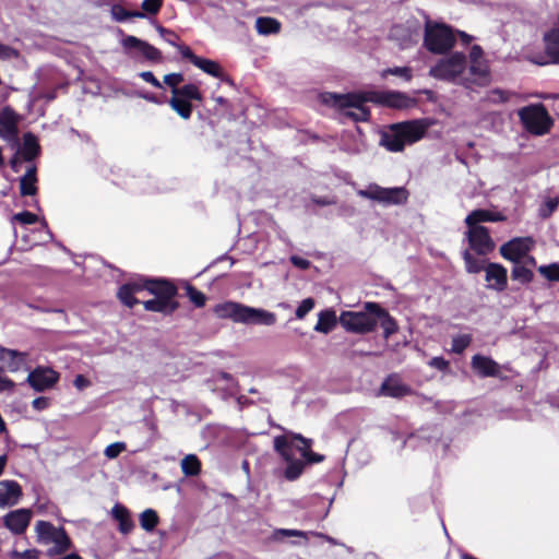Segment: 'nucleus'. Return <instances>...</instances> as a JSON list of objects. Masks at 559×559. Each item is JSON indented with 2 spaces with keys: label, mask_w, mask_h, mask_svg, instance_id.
Masks as SVG:
<instances>
[{
  "label": "nucleus",
  "mask_w": 559,
  "mask_h": 559,
  "mask_svg": "<svg viewBox=\"0 0 559 559\" xmlns=\"http://www.w3.org/2000/svg\"><path fill=\"white\" fill-rule=\"evenodd\" d=\"M324 102L338 108L345 118L354 121H367L369 110L367 102L382 104L392 108L404 109L415 106L416 100L401 92H369L365 94H326Z\"/></svg>",
  "instance_id": "nucleus-1"
},
{
  "label": "nucleus",
  "mask_w": 559,
  "mask_h": 559,
  "mask_svg": "<svg viewBox=\"0 0 559 559\" xmlns=\"http://www.w3.org/2000/svg\"><path fill=\"white\" fill-rule=\"evenodd\" d=\"M214 313L219 319H229L235 323L273 325L276 316L261 308L249 307L239 302L226 301L214 307Z\"/></svg>",
  "instance_id": "nucleus-2"
},
{
  "label": "nucleus",
  "mask_w": 559,
  "mask_h": 559,
  "mask_svg": "<svg viewBox=\"0 0 559 559\" xmlns=\"http://www.w3.org/2000/svg\"><path fill=\"white\" fill-rule=\"evenodd\" d=\"M430 75L444 81L462 84L468 87L466 76V57L462 52H454L443 58L429 71Z\"/></svg>",
  "instance_id": "nucleus-3"
},
{
  "label": "nucleus",
  "mask_w": 559,
  "mask_h": 559,
  "mask_svg": "<svg viewBox=\"0 0 559 559\" xmlns=\"http://www.w3.org/2000/svg\"><path fill=\"white\" fill-rule=\"evenodd\" d=\"M35 532L39 544L52 545L47 550V555L50 557L64 554L71 548V540L64 530L53 526L50 522H36Z\"/></svg>",
  "instance_id": "nucleus-4"
},
{
  "label": "nucleus",
  "mask_w": 559,
  "mask_h": 559,
  "mask_svg": "<svg viewBox=\"0 0 559 559\" xmlns=\"http://www.w3.org/2000/svg\"><path fill=\"white\" fill-rule=\"evenodd\" d=\"M455 43V34L445 24L427 21L425 24L424 46L433 53L449 51Z\"/></svg>",
  "instance_id": "nucleus-5"
},
{
  "label": "nucleus",
  "mask_w": 559,
  "mask_h": 559,
  "mask_svg": "<svg viewBox=\"0 0 559 559\" xmlns=\"http://www.w3.org/2000/svg\"><path fill=\"white\" fill-rule=\"evenodd\" d=\"M145 289L157 296L143 304L146 310L163 313H171L175 310L176 305L170 301L176 294L174 285L166 281H147Z\"/></svg>",
  "instance_id": "nucleus-6"
},
{
  "label": "nucleus",
  "mask_w": 559,
  "mask_h": 559,
  "mask_svg": "<svg viewBox=\"0 0 559 559\" xmlns=\"http://www.w3.org/2000/svg\"><path fill=\"white\" fill-rule=\"evenodd\" d=\"M518 114L524 128L531 133L542 135L550 128L551 120L543 105L523 107Z\"/></svg>",
  "instance_id": "nucleus-7"
},
{
  "label": "nucleus",
  "mask_w": 559,
  "mask_h": 559,
  "mask_svg": "<svg viewBox=\"0 0 559 559\" xmlns=\"http://www.w3.org/2000/svg\"><path fill=\"white\" fill-rule=\"evenodd\" d=\"M357 194L384 205L403 204L408 195L407 191L402 187L383 188L376 183L369 185L366 189L358 190Z\"/></svg>",
  "instance_id": "nucleus-8"
},
{
  "label": "nucleus",
  "mask_w": 559,
  "mask_h": 559,
  "mask_svg": "<svg viewBox=\"0 0 559 559\" xmlns=\"http://www.w3.org/2000/svg\"><path fill=\"white\" fill-rule=\"evenodd\" d=\"M338 321L346 331L358 334L369 333L377 326L374 312L366 308L365 311H343Z\"/></svg>",
  "instance_id": "nucleus-9"
},
{
  "label": "nucleus",
  "mask_w": 559,
  "mask_h": 559,
  "mask_svg": "<svg viewBox=\"0 0 559 559\" xmlns=\"http://www.w3.org/2000/svg\"><path fill=\"white\" fill-rule=\"evenodd\" d=\"M274 449L287 463L284 471V477L287 480H296L304 471L305 463L301 460H296L293 454V442L289 441L287 436H278L274 438Z\"/></svg>",
  "instance_id": "nucleus-10"
},
{
  "label": "nucleus",
  "mask_w": 559,
  "mask_h": 559,
  "mask_svg": "<svg viewBox=\"0 0 559 559\" xmlns=\"http://www.w3.org/2000/svg\"><path fill=\"white\" fill-rule=\"evenodd\" d=\"M466 237L472 250L479 255H486L495 249V242L484 226H467Z\"/></svg>",
  "instance_id": "nucleus-11"
},
{
  "label": "nucleus",
  "mask_w": 559,
  "mask_h": 559,
  "mask_svg": "<svg viewBox=\"0 0 559 559\" xmlns=\"http://www.w3.org/2000/svg\"><path fill=\"white\" fill-rule=\"evenodd\" d=\"M59 380V373L48 367H37L27 376V383L37 392L51 389Z\"/></svg>",
  "instance_id": "nucleus-12"
},
{
  "label": "nucleus",
  "mask_w": 559,
  "mask_h": 559,
  "mask_svg": "<svg viewBox=\"0 0 559 559\" xmlns=\"http://www.w3.org/2000/svg\"><path fill=\"white\" fill-rule=\"evenodd\" d=\"M121 45L126 50H134L136 56H142L148 61L159 62L162 59L160 50L135 36H126L121 40Z\"/></svg>",
  "instance_id": "nucleus-13"
},
{
  "label": "nucleus",
  "mask_w": 559,
  "mask_h": 559,
  "mask_svg": "<svg viewBox=\"0 0 559 559\" xmlns=\"http://www.w3.org/2000/svg\"><path fill=\"white\" fill-rule=\"evenodd\" d=\"M533 240L530 237L514 238L500 247L501 255L518 263L532 249Z\"/></svg>",
  "instance_id": "nucleus-14"
},
{
  "label": "nucleus",
  "mask_w": 559,
  "mask_h": 559,
  "mask_svg": "<svg viewBox=\"0 0 559 559\" xmlns=\"http://www.w3.org/2000/svg\"><path fill=\"white\" fill-rule=\"evenodd\" d=\"M33 512L29 509L10 511L3 516V525L14 535L23 534L28 527Z\"/></svg>",
  "instance_id": "nucleus-15"
},
{
  "label": "nucleus",
  "mask_w": 559,
  "mask_h": 559,
  "mask_svg": "<svg viewBox=\"0 0 559 559\" xmlns=\"http://www.w3.org/2000/svg\"><path fill=\"white\" fill-rule=\"evenodd\" d=\"M397 126L406 145H409L423 139L431 123L427 119H419L400 122Z\"/></svg>",
  "instance_id": "nucleus-16"
},
{
  "label": "nucleus",
  "mask_w": 559,
  "mask_h": 559,
  "mask_svg": "<svg viewBox=\"0 0 559 559\" xmlns=\"http://www.w3.org/2000/svg\"><path fill=\"white\" fill-rule=\"evenodd\" d=\"M485 280L487 282V288L497 292H502L507 288L508 276L507 269L498 263H489L485 267Z\"/></svg>",
  "instance_id": "nucleus-17"
},
{
  "label": "nucleus",
  "mask_w": 559,
  "mask_h": 559,
  "mask_svg": "<svg viewBox=\"0 0 559 559\" xmlns=\"http://www.w3.org/2000/svg\"><path fill=\"white\" fill-rule=\"evenodd\" d=\"M21 497L22 488L15 480L0 481V509L17 504Z\"/></svg>",
  "instance_id": "nucleus-18"
},
{
  "label": "nucleus",
  "mask_w": 559,
  "mask_h": 559,
  "mask_svg": "<svg viewBox=\"0 0 559 559\" xmlns=\"http://www.w3.org/2000/svg\"><path fill=\"white\" fill-rule=\"evenodd\" d=\"M19 116L11 108L0 111V138L11 141L17 135Z\"/></svg>",
  "instance_id": "nucleus-19"
},
{
  "label": "nucleus",
  "mask_w": 559,
  "mask_h": 559,
  "mask_svg": "<svg viewBox=\"0 0 559 559\" xmlns=\"http://www.w3.org/2000/svg\"><path fill=\"white\" fill-rule=\"evenodd\" d=\"M366 309H370L374 312L376 321H380L381 328L383 329V336L388 340L392 334L396 333L399 325L396 321L376 302H366Z\"/></svg>",
  "instance_id": "nucleus-20"
},
{
  "label": "nucleus",
  "mask_w": 559,
  "mask_h": 559,
  "mask_svg": "<svg viewBox=\"0 0 559 559\" xmlns=\"http://www.w3.org/2000/svg\"><path fill=\"white\" fill-rule=\"evenodd\" d=\"M380 393L384 396L401 399L409 395L412 393V389L402 382L396 374H392L389 376L381 384Z\"/></svg>",
  "instance_id": "nucleus-21"
},
{
  "label": "nucleus",
  "mask_w": 559,
  "mask_h": 559,
  "mask_svg": "<svg viewBox=\"0 0 559 559\" xmlns=\"http://www.w3.org/2000/svg\"><path fill=\"white\" fill-rule=\"evenodd\" d=\"M468 87L472 84L479 86L488 85L490 82V71L486 60L469 62L468 73Z\"/></svg>",
  "instance_id": "nucleus-22"
},
{
  "label": "nucleus",
  "mask_w": 559,
  "mask_h": 559,
  "mask_svg": "<svg viewBox=\"0 0 559 559\" xmlns=\"http://www.w3.org/2000/svg\"><path fill=\"white\" fill-rule=\"evenodd\" d=\"M472 368L481 377H495L499 372L498 364L483 355H474L471 361Z\"/></svg>",
  "instance_id": "nucleus-23"
},
{
  "label": "nucleus",
  "mask_w": 559,
  "mask_h": 559,
  "mask_svg": "<svg viewBox=\"0 0 559 559\" xmlns=\"http://www.w3.org/2000/svg\"><path fill=\"white\" fill-rule=\"evenodd\" d=\"M381 144L391 152H401L404 150L406 143L397 123L393 124L388 132L383 133Z\"/></svg>",
  "instance_id": "nucleus-24"
},
{
  "label": "nucleus",
  "mask_w": 559,
  "mask_h": 559,
  "mask_svg": "<svg viewBox=\"0 0 559 559\" xmlns=\"http://www.w3.org/2000/svg\"><path fill=\"white\" fill-rule=\"evenodd\" d=\"M506 217L500 213H493L487 210H475L471 212L466 218L465 224L467 226H481L484 222H502Z\"/></svg>",
  "instance_id": "nucleus-25"
},
{
  "label": "nucleus",
  "mask_w": 559,
  "mask_h": 559,
  "mask_svg": "<svg viewBox=\"0 0 559 559\" xmlns=\"http://www.w3.org/2000/svg\"><path fill=\"white\" fill-rule=\"evenodd\" d=\"M293 440L300 441L302 445L298 447V451L308 463H320L323 461V455L314 453L310 450L312 440L306 439L301 435L292 433Z\"/></svg>",
  "instance_id": "nucleus-26"
},
{
  "label": "nucleus",
  "mask_w": 559,
  "mask_h": 559,
  "mask_svg": "<svg viewBox=\"0 0 559 559\" xmlns=\"http://www.w3.org/2000/svg\"><path fill=\"white\" fill-rule=\"evenodd\" d=\"M145 288V284L141 285L139 283L126 284L121 286L118 290V298L120 301L127 307L131 308L138 300L133 297V294L140 292Z\"/></svg>",
  "instance_id": "nucleus-27"
},
{
  "label": "nucleus",
  "mask_w": 559,
  "mask_h": 559,
  "mask_svg": "<svg viewBox=\"0 0 559 559\" xmlns=\"http://www.w3.org/2000/svg\"><path fill=\"white\" fill-rule=\"evenodd\" d=\"M111 513L119 522V530L121 533L128 534L133 530L134 524L130 518L129 511L124 507L116 504L112 508Z\"/></svg>",
  "instance_id": "nucleus-28"
},
{
  "label": "nucleus",
  "mask_w": 559,
  "mask_h": 559,
  "mask_svg": "<svg viewBox=\"0 0 559 559\" xmlns=\"http://www.w3.org/2000/svg\"><path fill=\"white\" fill-rule=\"evenodd\" d=\"M257 32L261 35L277 34L281 31V23L269 16H261L255 20Z\"/></svg>",
  "instance_id": "nucleus-29"
},
{
  "label": "nucleus",
  "mask_w": 559,
  "mask_h": 559,
  "mask_svg": "<svg viewBox=\"0 0 559 559\" xmlns=\"http://www.w3.org/2000/svg\"><path fill=\"white\" fill-rule=\"evenodd\" d=\"M36 169L31 167L20 180V190L22 195H34L37 191L36 187Z\"/></svg>",
  "instance_id": "nucleus-30"
},
{
  "label": "nucleus",
  "mask_w": 559,
  "mask_h": 559,
  "mask_svg": "<svg viewBox=\"0 0 559 559\" xmlns=\"http://www.w3.org/2000/svg\"><path fill=\"white\" fill-rule=\"evenodd\" d=\"M336 324V317L334 311H321L319 313L318 322L314 325V331L320 333H329Z\"/></svg>",
  "instance_id": "nucleus-31"
},
{
  "label": "nucleus",
  "mask_w": 559,
  "mask_h": 559,
  "mask_svg": "<svg viewBox=\"0 0 559 559\" xmlns=\"http://www.w3.org/2000/svg\"><path fill=\"white\" fill-rule=\"evenodd\" d=\"M546 51L554 62L559 63V29H552L545 35Z\"/></svg>",
  "instance_id": "nucleus-32"
},
{
  "label": "nucleus",
  "mask_w": 559,
  "mask_h": 559,
  "mask_svg": "<svg viewBox=\"0 0 559 559\" xmlns=\"http://www.w3.org/2000/svg\"><path fill=\"white\" fill-rule=\"evenodd\" d=\"M39 152V145L32 133H26L23 138L21 154L25 160H32Z\"/></svg>",
  "instance_id": "nucleus-33"
},
{
  "label": "nucleus",
  "mask_w": 559,
  "mask_h": 559,
  "mask_svg": "<svg viewBox=\"0 0 559 559\" xmlns=\"http://www.w3.org/2000/svg\"><path fill=\"white\" fill-rule=\"evenodd\" d=\"M194 66L214 78L223 76V70L221 66L214 60L199 57Z\"/></svg>",
  "instance_id": "nucleus-34"
},
{
  "label": "nucleus",
  "mask_w": 559,
  "mask_h": 559,
  "mask_svg": "<svg viewBox=\"0 0 559 559\" xmlns=\"http://www.w3.org/2000/svg\"><path fill=\"white\" fill-rule=\"evenodd\" d=\"M181 471L186 476H195L201 471V463L197 455L188 454L186 455L180 463Z\"/></svg>",
  "instance_id": "nucleus-35"
},
{
  "label": "nucleus",
  "mask_w": 559,
  "mask_h": 559,
  "mask_svg": "<svg viewBox=\"0 0 559 559\" xmlns=\"http://www.w3.org/2000/svg\"><path fill=\"white\" fill-rule=\"evenodd\" d=\"M111 16L117 22H124L131 17L143 19L145 16L142 11H128L119 4H115L110 10Z\"/></svg>",
  "instance_id": "nucleus-36"
},
{
  "label": "nucleus",
  "mask_w": 559,
  "mask_h": 559,
  "mask_svg": "<svg viewBox=\"0 0 559 559\" xmlns=\"http://www.w3.org/2000/svg\"><path fill=\"white\" fill-rule=\"evenodd\" d=\"M171 108L183 119H189L192 112V106L191 104L179 97L174 95L173 98L169 102Z\"/></svg>",
  "instance_id": "nucleus-37"
},
{
  "label": "nucleus",
  "mask_w": 559,
  "mask_h": 559,
  "mask_svg": "<svg viewBox=\"0 0 559 559\" xmlns=\"http://www.w3.org/2000/svg\"><path fill=\"white\" fill-rule=\"evenodd\" d=\"M158 524V515L153 509H146L140 514V525L146 532H152Z\"/></svg>",
  "instance_id": "nucleus-38"
},
{
  "label": "nucleus",
  "mask_w": 559,
  "mask_h": 559,
  "mask_svg": "<svg viewBox=\"0 0 559 559\" xmlns=\"http://www.w3.org/2000/svg\"><path fill=\"white\" fill-rule=\"evenodd\" d=\"M465 267L468 273H479L485 270V260L474 257L468 250L463 252Z\"/></svg>",
  "instance_id": "nucleus-39"
},
{
  "label": "nucleus",
  "mask_w": 559,
  "mask_h": 559,
  "mask_svg": "<svg viewBox=\"0 0 559 559\" xmlns=\"http://www.w3.org/2000/svg\"><path fill=\"white\" fill-rule=\"evenodd\" d=\"M511 275L514 281L522 284L531 283L534 278V273L525 265L519 264V262L512 269Z\"/></svg>",
  "instance_id": "nucleus-40"
},
{
  "label": "nucleus",
  "mask_w": 559,
  "mask_h": 559,
  "mask_svg": "<svg viewBox=\"0 0 559 559\" xmlns=\"http://www.w3.org/2000/svg\"><path fill=\"white\" fill-rule=\"evenodd\" d=\"M173 94L176 96H179L186 100H189V99L200 100L201 99V94L199 92V88L194 84H187L180 88H175V91H173Z\"/></svg>",
  "instance_id": "nucleus-41"
},
{
  "label": "nucleus",
  "mask_w": 559,
  "mask_h": 559,
  "mask_svg": "<svg viewBox=\"0 0 559 559\" xmlns=\"http://www.w3.org/2000/svg\"><path fill=\"white\" fill-rule=\"evenodd\" d=\"M512 95L513 94L508 91L493 88L487 92L486 96L484 97V100L490 104H503L508 102Z\"/></svg>",
  "instance_id": "nucleus-42"
},
{
  "label": "nucleus",
  "mask_w": 559,
  "mask_h": 559,
  "mask_svg": "<svg viewBox=\"0 0 559 559\" xmlns=\"http://www.w3.org/2000/svg\"><path fill=\"white\" fill-rule=\"evenodd\" d=\"M15 356H7V359L4 360L7 362V369L10 372H16L19 371L26 361V354L22 352L15 350Z\"/></svg>",
  "instance_id": "nucleus-43"
},
{
  "label": "nucleus",
  "mask_w": 559,
  "mask_h": 559,
  "mask_svg": "<svg viewBox=\"0 0 559 559\" xmlns=\"http://www.w3.org/2000/svg\"><path fill=\"white\" fill-rule=\"evenodd\" d=\"M558 198H546L539 206V216L543 218L549 217L558 207Z\"/></svg>",
  "instance_id": "nucleus-44"
},
{
  "label": "nucleus",
  "mask_w": 559,
  "mask_h": 559,
  "mask_svg": "<svg viewBox=\"0 0 559 559\" xmlns=\"http://www.w3.org/2000/svg\"><path fill=\"white\" fill-rule=\"evenodd\" d=\"M472 342V336L469 334H460L453 336L452 338V348L451 350L455 354H461L468 347Z\"/></svg>",
  "instance_id": "nucleus-45"
},
{
  "label": "nucleus",
  "mask_w": 559,
  "mask_h": 559,
  "mask_svg": "<svg viewBox=\"0 0 559 559\" xmlns=\"http://www.w3.org/2000/svg\"><path fill=\"white\" fill-rule=\"evenodd\" d=\"M388 74L402 78L406 82L411 81L413 78L412 69L408 67L389 68L382 72L383 78L386 76Z\"/></svg>",
  "instance_id": "nucleus-46"
},
{
  "label": "nucleus",
  "mask_w": 559,
  "mask_h": 559,
  "mask_svg": "<svg viewBox=\"0 0 559 559\" xmlns=\"http://www.w3.org/2000/svg\"><path fill=\"white\" fill-rule=\"evenodd\" d=\"M538 272L548 281L559 282V263L540 265Z\"/></svg>",
  "instance_id": "nucleus-47"
},
{
  "label": "nucleus",
  "mask_w": 559,
  "mask_h": 559,
  "mask_svg": "<svg viewBox=\"0 0 559 559\" xmlns=\"http://www.w3.org/2000/svg\"><path fill=\"white\" fill-rule=\"evenodd\" d=\"M314 307V301L312 298H306L301 301V304L296 309V318L304 319Z\"/></svg>",
  "instance_id": "nucleus-48"
},
{
  "label": "nucleus",
  "mask_w": 559,
  "mask_h": 559,
  "mask_svg": "<svg viewBox=\"0 0 559 559\" xmlns=\"http://www.w3.org/2000/svg\"><path fill=\"white\" fill-rule=\"evenodd\" d=\"M38 217L36 214L31 213L28 211H24L17 214H14L12 217L13 222H20L21 224L31 225L37 222Z\"/></svg>",
  "instance_id": "nucleus-49"
},
{
  "label": "nucleus",
  "mask_w": 559,
  "mask_h": 559,
  "mask_svg": "<svg viewBox=\"0 0 559 559\" xmlns=\"http://www.w3.org/2000/svg\"><path fill=\"white\" fill-rule=\"evenodd\" d=\"M39 550L33 548L25 551L12 550L10 554L11 559H39Z\"/></svg>",
  "instance_id": "nucleus-50"
},
{
  "label": "nucleus",
  "mask_w": 559,
  "mask_h": 559,
  "mask_svg": "<svg viewBox=\"0 0 559 559\" xmlns=\"http://www.w3.org/2000/svg\"><path fill=\"white\" fill-rule=\"evenodd\" d=\"M126 450V444L123 442H115L106 447L104 454L108 459H116L121 452Z\"/></svg>",
  "instance_id": "nucleus-51"
},
{
  "label": "nucleus",
  "mask_w": 559,
  "mask_h": 559,
  "mask_svg": "<svg viewBox=\"0 0 559 559\" xmlns=\"http://www.w3.org/2000/svg\"><path fill=\"white\" fill-rule=\"evenodd\" d=\"M162 3V0H143L141 8L144 12L155 15L160 10Z\"/></svg>",
  "instance_id": "nucleus-52"
},
{
  "label": "nucleus",
  "mask_w": 559,
  "mask_h": 559,
  "mask_svg": "<svg viewBox=\"0 0 559 559\" xmlns=\"http://www.w3.org/2000/svg\"><path fill=\"white\" fill-rule=\"evenodd\" d=\"M183 81L181 73H169L164 76V83L171 87V92L178 88V85Z\"/></svg>",
  "instance_id": "nucleus-53"
},
{
  "label": "nucleus",
  "mask_w": 559,
  "mask_h": 559,
  "mask_svg": "<svg viewBox=\"0 0 559 559\" xmlns=\"http://www.w3.org/2000/svg\"><path fill=\"white\" fill-rule=\"evenodd\" d=\"M15 383L3 374V370L0 368V392L12 391Z\"/></svg>",
  "instance_id": "nucleus-54"
},
{
  "label": "nucleus",
  "mask_w": 559,
  "mask_h": 559,
  "mask_svg": "<svg viewBox=\"0 0 559 559\" xmlns=\"http://www.w3.org/2000/svg\"><path fill=\"white\" fill-rule=\"evenodd\" d=\"M139 75L141 79H143L145 82L152 84L153 86H155L157 88L163 87L160 82L155 78V75L151 71H143Z\"/></svg>",
  "instance_id": "nucleus-55"
},
{
  "label": "nucleus",
  "mask_w": 559,
  "mask_h": 559,
  "mask_svg": "<svg viewBox=\"0 0 559 559\" xmlns=\"http://www.w3.org/2000/svg\"><path fill=\"white\" fill-rule=\"evenodd\" d=\"M485 60L484 51L480 46L474 45L469 51V62Z\"/></svg>",
  "instance_id": "nucleus-56"
},
{
  "label": "nucleus",
  "mask_w": 559,
  "mask_h": 559,
  "mask_svg": "<svg viewBox=\"0 0 559 559\" xmlns=\"http://www.w3.org/2000/svg\"><path fill=\"white\" fill-rule=\"evenodd\" d=\"M429 366L438 370H447L449 367V362L442 357H433L429 361Z\"/></svg>",
  "instance_id": "nucleus-57"
},
{
  "label": "nucleus",
  "mask_w": 559,
  "mask_h": 559,
  "mask_svg": "<svg viewBox=\"0 0 559 559\" xmlns=\"http://www.w3.org/2000/svg\"><path fill=\"white\" fill-rule=\"evenodd\" d=\"M181 56L190 60L193 64L197 62L199 56L194 55L188 46H178Z\"/></svg>",
  "instance_id": "nucleus-58"
},
{
  "label": "nucleus",
  "mask_w": 559,
  "mask_h": 559,
  "mask_svg": "<svg viewBox=\"0 0 559 559\" xmlns=\"http://www.w3.org/2000/svg\"><path fill=\"white\" fill-rule=\"evenodd\" d=\"M16 56H17V52L13 48L0 44V58L11 59V58H15Z\"/></svg>",
  "instance_id": "nucleus-59"
},
{
  "label": "nucleus",
  "mask_w": 559,
  "mask_h": 559,
  "mask_svg": "<svg viewBox=\"0 0 559 559\" xmlns=\"http://www.w3.org/2000/svg\"><path fill=\"white\" fill-rule=\"evenodd\" d=\"M78 390H84L91 385V381L82 374H78L73 381Z\"/></svg>",
  "instance_id": "nucleus-60"
},
{
  "label": "nucleus",
  "mask_w": 559,
  "mask_h": 559,
  "mask_svg": "<svg viewBox=\"0 0 559 559\" xmlns=\"http://www.w3.org/2000/svg\"><path fill=\"white\" fill-rule=\"evenodd\" d=\"M48 405H49V400L47 397H44V396L36 397L32 402V406L36 411H43V409L47 408Z\"/></svg>",
  "instance_id": "nucleus-61"
},
{
  "label": "nucleus",
  "mask_w": 559,
  "mask_h": 559,
  "mask_svg": "<svg viewBox=\"0 0 559 559\" xmlns=\"http://www.w3.org/2000/svg\"><path fill=\"white\" fill-rule=\"evenodd\" d=\"M290 261H292V263H293L295 266H297V267H299V269H301V270H306V269H308V267H309V265H310V262H309L308 260H306V259H304V258H300V257H297V255H293V257L290 258Z\"/></svg>",
  "instance_id": "nucleus-62"
},
{
  "label": "nucleus",
  "mask_w": 559,
  "mask_h": 559,
  "mask_svg": "<svg viewBox=\"0 0 559 559\" xmlns=\"http://www.w3.org/2000/svg\"><path fill=\"white\" fill-rule=\"evenodd\" d=\"M191 300L194 302L195 306L202 307L205 302V296L197 290H193L190 295Z\"/></svg>",
  "instance_id": "nucleus-63"
},
{
  "label": "nucleus",
  "mask_w": 559,
  "mask_h": 559,
  "mask_svg": "<svg viewBox=\"0 0 559 559\" xmlns=\"http://www.w3.org/2000/svg\"><path fill=\"white\" fill-rule=\"evenodd\" d=\"M14 349H9L0 346V361L5 360L7 356H15Z\"/></svg>",
  "instance_id": "nucleus-64"
}]
</instances>
